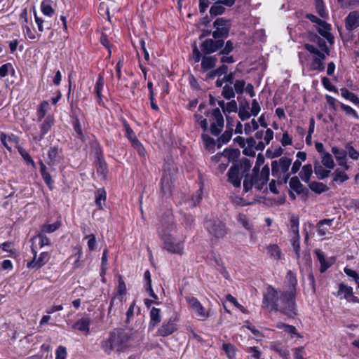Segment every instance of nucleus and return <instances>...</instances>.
Masks as SVG:
<instances>
[{
    "mask_svg": "<svg viewBox=\"0 0 359 359\" xmlns=\"http://www.w3.org/2000/svg\"><path fill=\"white\" fill-rule=\"evenodd\" d=\"M53 1L51 0H43L41 4L42 13L47 16H52L54 13V9L52 7Z\"/></svg>",
    "mask_w": 359,
    "mask_h": 359,
    "instance_id": "38",
    "label": "nucleus"
},
{
    "mask_svg": "<svg viewBox=\"0 0 359 359\" xmlns=\"http://www.w3.org/2000/svg\"><path fill=\"white\" fill-rule=\"evenodd\" d=\"M60 225H61V223L60 222H56L51 224H44L42 226L41 231L43 232L44 233H53V232L55 231L57 229H59Z\"/></svg>",
    "mask_w": 359,
    "mask_h": 359,
    "instance_id": "48",
    "label": "nucleus"
},
{
    "mask_svg": "<svg viewBox=\"0 0 359 359\" xmlns=\"http://www.w3.org/2000/svg\"><path fill=\"white\" fill-rule=\"evenodd\" d=\"M312 173L313 169L311 164H306L302 167L299 175L304 182L309 183Z\"/></svg>",
    "mask_w": 359,
    "mask_h": 359,
    "instance_id": "28",
    "label": "nucleus"
},
{
    "mask_svg": "<svg viewBox=\"0 0 359 359\" xmlns=\"http://www.w3.org/2000/svg\"><path fill=\"white\" fill-rule=\"evenodd\" d=\"M206 108V104L205 103H201L198 106V111L201 114H204L208 118V121L210 123V130L212 135L217 136L219 135L224 126V117L222 114V112L219 108L216 107L212 109L211 110H205L203 111V110Z\"/></svg>",
    "mask_w": 359,
    "mask_h": 359,
    "instance_id": "4",
    "label": "nucleus"
},
{
    "mask_svg": "<svg viewBox=\"0 0 359 359\" xmlns=\"http://www.w3.org/2000/svg\"><path fill=\"white\" fill-rule=\"evenodd\" d=\"M233 50V42L230 40L224 43V46L220 49L219 55H229Z\"/></svg>",
    "mask_w": 359,
    "mask_h": 359,
    "instance_id": "56",
    "label": "nucleus"
},
{
    "mask_svg": "<svg viewBox=\"0 0 359 359\" xmlns=\"http://www.w3.org/2000/svg\"><path fill=\"white\" fill-rule=\"evenodd\" d=\"M96 171L97 175L101 176L102 178L104 179L107 172V166L102 156H97V162L96 163Z\"/></svg>",
    "mask_w": 359,
    "mask_h": 359,
    "instance_id": "26",
    "label": "nucleus"
},
{
    "mask_svg": "<svg viewBox=\"0 0 359 359\" xmlns=\"http://www.w3.org/2000/svg\"><path fill=\"white\" fill-rule=\"evenodd\" d=\"M222 348L229 359H233L235 357L236 350L234 346L231 344H224Z\"/></svg>",
    "mask_w": 359,
    "mask_h": 359,
    "instance_id": "49",
    "label": "nucleus"
},
{
    "mask_svg": "<svg viewBox=\"0 0 359 359\" xmlns=\"http://www.w3.org/2000/svg\"><path fill=\"white\" fill-rule=\"evenodd\" d=\"M177 330V318L171 317L162 323L158 330L157 334L158 336L165 337L172 334Z\"/></svg>",
    "mask_w": 359,
    "mask_h": 359,
    "instance_id": "13",
    "label": "nucleus"
},
{
    "mask_svg": "<svg viewBox=\"0 0 359 359\" xmlns=\"http://www.w3.org/2000/svg\"><path fill=\"white\" fill-rule=\"evenodd\" d=\"M341 95L343 97H344L346 100H350L353 103L359 105V98L357 97L355 94H354L352 92H350L346 88H341Z\"/></svg>",
    "mask_w": 359,
    "mask_h": 359,
    "instance_id": "40",
    "label": "nucleus"
},
{
    "mask_svg": "<svg viewBox=\"0 0 359 359\" xmlns=\"http://www.w3.org/2000/svg\"><path fill=\"white\" fill-rule=\"evenodd\" d=\"M332 152L337 160L345 158L347 156V151L346 150L341 149L337 147H332Z\"/></svg>",
    "mask_w": 359,
    "mask_h": 359,
    "instance_id": "51",
    "label": "nucleus"
},
{
    "mask_svg": "<svg viewBox=\"0 0 359 359\" xmlns=\"http://www.w3.org/2000/svg\"><path fill=\"white\" fill-rule=\"evenodd\" d=\"M54 123V119L52 116L46 117L40 126V132L39 133H32L33 140L39 142L44 138L45 135L50 130Z\"/></svg>",
    "mask_w": 359,
    "mask_h": 359,
    "instance_id": "14",
    "label": "nucleus"
},
{
    "mask_svg": "<svg viewBox=\"0 0 359 359\" xmlns=\"http://www.w3.org/2000/svg\"><path fill=\"white\" fill-rule=\"evenodd\" d=\"M174 229L172 215L169 213L167 219L161 222L158 235L163 243L164 249L170 253L181 255L183 254L184 244L182 241L176 240L171 235V231Z\"/></svg>",
    "mask_w": 359,
    "mask_h": 359,
    "instance_id": "3",
    "label": "nucleus"
},
{
    "mask_svg": "<svg viewBox=\"0 0 359 359\" xmlns=\"http://www.w3.org/2000/svg\"><path fill=\"white\" fill-rule=\"evenodd\" d=\"M332 175L333 176L332 182L343 183L349 179L346 172L341 170L339 168L336 169Z\"/></svg>",
    "mask_w": 359,
    "mask_h": 359,
    "instance_id": "37",
    "label": "nucleus"
},
{
    "mask_svg": "<svg viewBox=\"0 0 359 359\" xmlns=\"http://www.w3.org/2000/svg\"><path fill=\"white\" fill-rule=\"evenodd\" d=\"M213 27L215 29L212 32L214 39H226L229 36L231 28V22L224 18H218L213 22Z\"/></svg>",
    "mask_w": 359,
    "mask_h": 359,
    "instance_id": "10",
    "label": "nucleus"
},
{
    "mask_svg": "<svg viewBox=\"0 0 359 359\" xmlns=\"http://www.w3.org/2000/svg\"><path fill=\"white\" fill-rule=\"evenodd\" d=\"M309 187L311 191L318 194L326 192L329 189L328 187L325 184L315 181L309 182Z\"/></svg>",
    "mask_w": 359,
    "mask_h": 359,
    "instance_id": "31",
    "label": "nucleus"
},
{
    "mask_svg": "<svg viewBox=\"0 0 359 359\" xmlns=\"http://www.w3.org/2000/svg\"><path fill=\"white\" fill-rule=\"evenodd\" d=\"M314 41H316L318 46L317 47L319 50L323 52L324 53L330 54V48L327 46V41L325 38H320L318 36H315Z\"/></svg>",
    "mask_w": 359,
    "mask_h": 359,
    "instance_id": "41",
    "label": "nucleus"
},
{
    "mask_svg": "<svg viewBox=\"0 0 359 359\" xmlns=\"http://www.w3.org/2000/svg\"><path fill=\"white\" fill-rule=\"evenodd\" d=\"M106 201V192L104 189H99L95 192V204L98 209L103 208Z\"/></svg>",
    "mask_w": 359,
    "mask_h": 359,
    "instance_id": "33",
    "label": "nucleus"
},
{
    "mask_svg": "<svg viewBox=\"0 0 359 359\" xmlns=\"http://www.w3.org/2000/svg\"><path fill=\"white\" fill-rule=\"evenodd\" d=\"M300 236H292L291 238L292 246L297 257L300 256Z\"/></svg>",
    "mask_w": 359,
    "mask_h": 359,
    "instance_id": "61",
    "label": "nucleus"
},
{
    "mask_svg": "<svg viewBox=\"0 0 359 359\" xmlns=\"http://www.w3.org/2000/svg\"><path fill=\"white\" fill-rule=\"evenodd\" d=\"M317 30L321 36L325 38L330 45L333 43L334 38L330 32L331 25L330 24L323 20L322 22L318 25Z\"/></svg>",
    "mask_w": 359,
    "mask_h": 359,
    "instance_id": "16",
    "label": "nucleus"
},
{
    "mask_svg": "<svg viewBox=\"0 0 359 359\" xmlns=\"http://www.w3.org/2000/svg\"><path fill=\"white\" fill-rule=\"evenodd\" d=\"M304 48L312 55L310 69L313 71L323 72L325 69L324 61L327 55L330 54L324 53L313 44L306 43Z\"/></svg>",
    "mask_w": 359,
    "mask_h": 359,
    "instance_id": "7",
    "label": "nucleus"
},
{
    "mask_svg": "<svg viewBox=\"0 0 359 359\" xmlns=\"http://www.w3.org/2000/svg\"><path fill=\"white\" fill-rule=\"evenodd\" d=\"M48 102L47 101H43L37 110L38 118L41 121L46 115Z\"/></svg>",
    "mask_w": 359,
    "mask_h": 359,
    "instance_id": "54",
    "label": "nucleus"
},
{
    "mask_svg": "<svg viewBox=\"0 0 359 359\" xmlns=\"http://www.w3.org/2000/svg\"><path fill=\"white\" fill-rule=\"evenodd\" d=\"M233 130L229 129L226 130L218 139H217V146L218 147H221L222 144H226L229 142L232 136Z\"/></svg>",
    "mask_w": 359,
    "mask_h": 359,
    "instance_id": "44",
    "label": "nucleus"
},
{
    "mask_svg": "<svg viewBox=\"0 0 359 359\" xmlns=\"http://www.w3.org/2000/svg\"><path fill=\"white\" fill-rule=\"evenodd\" d=\"M34 256L32 261L27 263V267L29 269H39L42 267L49 259V255L48 252H41L39 257L36 259V252L33 250Z\"/></svg>",
    "mask_w": 359,
    "mask_h": 359,
    "instance_id": "15",
    "label": "nucleus"
},
{
    "mask_svg": "<svg viewBox=\"0 0 359 359\" xmlns=\"http://www.w3.org/2000/svg\"><path fill=\"white\" fill-rule=\"evenodd\" d=\"M244 126V130L246 135L250 134L252 130H255L259 128L258 123L255 119H252L250 123H245Z\"/></svg>",
    "mask_w": 359,
    "mask_h": 359,
    "instance_id": "52",
    "label": "nucleus"
},
{
    "mask_svg": "<svg viewBox=\"0 0 359 359\" xmlns=\"http://www.w3.org/2000/svg\"><path fill=\"white\" fill-rule=\"evenodd\" d=\"M291 163L292 159L286 156L281 157L278 161H272V176L278 180H280L281 182L286 183L291 175L287 172Z\"/></svg>",
    "mask_w": 359,
    "mask_h": 359,
    "instance_id": "6",
    "label": "nucleus"
},
{
    "mask_svg": "<svg viewBox=\"0 0 359 359\" xmlns=\"http://www.w3.org/2000/svg\"><path fill=\"white\" fill-rule=\"evenodd\" d=\"M286 280L290 284V291H292L294 294L297 284V280L296 278L295 274L292 271H288L286 275Z\"/></svg>",
    "mask_w": 359,
    "mask_h": 359,
    "instance_id": "42",
    "label": "nucleus"
},
{
    "mask_svg": "<svg viewBox=\"0 0 359 359\" xmlns=\"http://www.w3.org/2000/svg\"><path fill=\"white\" fill-rule=\"evenodd\" d=\"M39 240V245L43 247L44 245H50V240L48 237L46 236V233L41 231L36 236Z\"/></svg>",
    "mask_w": 359,
    "mask_h": 359,
    "instance_id": "63",
    "label": "nucleus"
},
{
    "mask_svg": "<svg viewBox=\"0 0 359 359\" xmlns=\"http://www.w3.org/2000/svg\"><path fill=\"white\" fill-rule=\"evenodd\" d=\"M315 253L320 264V273H324L332 264V262L327 260L324 253L320 250H316Z\"/></svg>",
    "mask_w": 359,
    "mask_h": 359,
    "instance_id": "25",
    "label": "nucleus"
},
{
    "mask_svg": "<svg viewBox=\"0 0 359 359\" xmlns=\"http://www.w3.org/2000/svg\"><path fill=\"white\" fill-rule=\"evenodd\" d=\"M18 152L20 154V156L22 157L24 161L26 162V163L27 165H32V166L33 168H35V166H36L35 163L33 161L31 156L29 154V153L25 149L22 148L21 147H18Z\"/></svg>",
    "mask_w": 359,
    "mask_h": 359,
    "instance_id": "45",
    "label": "nucleus"
},
{
    "mask_svg": "<svg viewBox=\"0 0 359 359\" xmlns=\"http://www.w3.org/2000/svg\"><path fill=\"white\" fill-rule=\"evenodd\" d=\"M186 300L189 306L201 320H204L209 317V311L205 309L196 298L194 297H187Z\"/></svg>",
    "mask_w": 359,
    "mask_h": 359,
    "instance_id": "12",
    "label": "nucleus"
},
{
    "mask_svg": "<svg viewBox=\"0 0 359 359\" xmlns=\"http://www.w3.org/2000/svg\"><path fill=\"white\" fill-rule=\"evenodd\" d=\"M73 127H74V131L76 134V137L81 140L82 141H83L84 140V135L82 131L81 123L78 118H76L74 121Z\"/></svg>",
    "mask_w": 359,
    "mask_h": 359,
    "instance_id": "50",
    "label": "nucleus"
},
{
    "mask_svg": "<svg viewBox=\"0 0 359 359\" xmlns=\"http://www.w3.org/2000/svg\"><path fill=\"white\" fill-rule=\"evenodd\" d=\"M131 339L130 332L116 328L110 332L107 339L102 341L100 346L107 355H110L113 351L123 352L130 346Z\"/></svg>",
    "mask_w": 359,
    "mask_h": 359,
    "instance_id": "2",
    "label": "nucleus"
},
{
    "mask_svg": "<svg viewBox=\"0 0 359 359\" xmlns=\"http://www.w3.org/2000/svg\"><path fill=\"white\" fill-rule=\"evenodd\" d=\"M245 81L244 80H236L233 83V89L237 94H242L244 91Z\"/></svg>",
    "mask_w": 359,
    "mask_h": 359,
    "instance_id": "59",
    "label": "nucleus"
},
{
    "mask_svg": "<svg viewBox=\"0 0 359 359\" xmlns=\"http://www.w3.org/2000/svg\"><path fill=\"white\" fill-rule=\"evenodd\" d=\"M223 158H226L227 163L234 161L240 155V151L238 149H224L222 152Z\"/></svg>",
    "mask_w": 359,
    "mask_h": 359,
    "instance_id": "36",
    "label": "nucleus"
},
{
    "mask_svg": "<svg viewBox=\"0 0 359 359\" xmlns=\"http://www.w3.org/2000/svg\"><path fill=\"white\" fill-rule=\"evenodd\" d=\"M194 121L198 123L201 128L203 130L204 132H206L208 128V119L203 118L201 114H195L194 116Z\"/></svg>",
    "mask_w": 359,
    "mask_h": 359,
    "instance_id": "47",
    "label": "nucleus"
},
{
    "mask_svg": "<svg viewBox=\"0 0 359 359\" xmlns=\"http://www.w3.org/2000/svg\"><path fill=\"white\" fill-rule=\"evenodd\" d=\"M238 168V171L245 177V175L250 170L252 164L250 161L247 158H241L238 163L233 165Z\"/></svg>",
    "mask_w": 359,
    "mask_h": 359,
    "instance_id": "22",
    "label": "nucleus"
},
{
    "mask_svg": "<svg viewBox=\"0 0 359 359\" xmlns=\"http://www.w3.org/2000/svg\"><path fill=\"white\" fill-rule=\"evenodd\" d=\"M131 144H132V146L133 147V148L137 150V151L138 152V154L140 156H142V157L145 156L146 153H147L146 150H145L144 147H143V145L142 144V143L138 140L132 142Z\"/></svg>",
    "mask_w": 359,
    "mask_h": 359,
    "instance_id": "57",
    "label": "nucleus"
},
{
    "mask_svg": "<svg viewBox=\"0 0 359 359\" xmlns=\"http://www.w3.org/2000/svg\"><path fill=\"white\" fill-rule=\"evenodd\" d=\"M238 110V116L243 121L248 120L251 116L249 102L246 100H243L240 102Z\"/></svg>",
    "mask_w": 359,
    "mask_h": 359,
    "instance_id": "21",
    "label": "nucleus"
},
{
    "mask_svg": "<svg viewBox=\"0 0 359 359\" xmlns=\"http://www.w3.org/2000/svg\"><path fill=\"white\" fill-rule=\"evenodd\" d=\"M40 172L43 180L50 190L53 189V182L49 172L46 171V166L42 162H39Z\"/></svg>",
    "mask_w": 359,
    "mask_h": 359,
    "instance_id": "27",
    "label": "nucleus"
},
{
    "mask_svg": "<svg viewBox=\"0 0 359 359\" xmlns=\"http://www.w3.org/2000/svg\"><path fill=\"white\" fill-rule=\"evenodd\" d=\"M316 10L318 14L323 18H325L327 16V13H326L325 8L323 0H316Z\"/></svg>",
    "mask_w": 359,
    "mask_h": 359,
    "instance_id": "60",
    "label": "nucleus"
},
{
    "mask_svg": "<svg viewBox=\"0 0 359 359\" xmlns=\"http://www.w3.org/2000/svg\"><path fill=\"white\" fill-rule=\"evenodd\" d=\"M263 305L265 307L271 306V310L280 311L289 318H294L297 314L292 291H278L269 285L264 294Z\"/></svg>",
    "mask_w": 359,
    "mask_h": 359,
    "instance_id": "1",
    "label": "nucleus"
},
{
    "mask_svg": "<svg viewBox=\"0 0 359 359\" xmlns=\"http://www.w3.org/2000/svg\"><path fill=\"white\" fill-rule=\"evenodd\" d=\"M123 297H118V295L114 297L110 302V305L108 309V315L111 314L112 312L114 311V309H121V307L122 306L123 304Z\"/></svg>",
    "mask_w": 359,
    "mask_h": 359,
    "instance_id": "32",
    "label": "nucleus"
},
{
    "mask_svg": "<svg viewBox=\"0 0 359 359\" xmlns=\"http://www.w3.org/2000/svg\"><path fill=\"white\" fill-rule=\"evenodd\" d=\"M290 236L292 237V236H299V222L298 217L292 215L290 217Z\"/></svg>",
    "mask_w": 359,
    "mask_h": 359,
    "instance_id": "34",
    "label": "nucleus"
},
{
    "mask_svg": "<svg viewBox=\"0 0 359 359\" xmlns=\"http://www.w3.org/2000/svg\"><path fill=\"white\" fill-rule=\"evenodd\" d=\"M48 158L50 160V163L54 164L57 161V158L58 156V149L57 147H51L48 152Z\"/></svg>",
    "mask_w": 359,
    "mask_h": 359,
    "instance_id": "62",
    "label": "nucleus"
},
{
    "mask_svg": "<svg viewBox=\"0 0 359 359\" xmlns=\"http://www.w3.org/2000/svg\"><path fill=\"white\" fill-rule=\"evenodd\" d=\"M273 348L275 351L278 353L280 356L285 358L286 359H288L290 352L287 349L283 348L280 344H275L273 346Z\"/></svg>",
    "mask_w": 359,
    "mask_h": 359,
    "instance_id": "58",
    "label": "nucleus"
},
{
    "mask_svg": "<svg viewBox=\"0 0 359 359\" xmlns=\"http://www.w3.org/2000/svg\"><path fill=\"white\" fill-rule=\"evenodd\" d=\"M290 187L297 194L304 193V187L297 177H293L289 182Z\"/></svg>",
    "mask_w": 359,
    "mask_h": 359,
    "instance_id": "30",
    "label": "nucleus"
},
{
    "mask_svg": "<svg viewBox=\"0 0 359 359\" xmlns=\"http://www.w3.org/2000/svg\"><path fill=\"white\" fill-rule=\"evenodd\" d=\"M104 77L102 74H99L97 82L95 83L94 90L96 93L97 98L98 100L99 104L102 103V93L101 91L104 87Z\"/></svg>",
    "mask_w": 359,
    "mask_h": 359,
    "instance_id": "29",
    "label": "nucleus"
},
{
    "mask_svg": "<svg viewBox=\"0 0 359 359\" xmlns=\"http://www.w3.org/2000/svg\"><path fill=\"white\" fill-rule=\"evenodd\" d=\"M321 164L327 169L332 170L334 168L335 163L332 156L330 153H323V155L320 156Z\"/></svg>",
    "mask_w": 359,
    "mask_h": 359,
    "instance_id": "35",
    "label": "nucleus"
},
{
    "mask_svg": "<svg viewBox=\"0 0 359 359\" xmlns=\"http://www.w3.org/2000/svg\"><path fill=\"white\" fill-rule=\"evenodd\" d=\"M224 45L222 39H206L201 44V53L210 55L219 50Z\"/></svg>",
    "mask_w": 359,
    "mask_h": 359,
    "instance_id": "11",
    "label": "nucleus"
},
{
    "mask_svg": "<svg viewBox=\"0 0 359 359\" xmlns=\"http://www.w3.org/2000/svg\"><path fill=\"white\" fill-rule=\"evenodd\" d=\"M35 22L37 24L38 29L40 32H43L45 29H50L51 26L49 22L39 18L36 13H34Z\"/></svg>",
    "mask_w": 359,
    "mask_h": 359,
    "instance_id": "43",
    "label": "nucleus"
},
{
    "mask_svg": "<svg viewBox=\"0 0 359 359\" xmlns=\"http://www.w3.org/2000/svg\"><path fill=\"white\" fill-rule=\"evenodd\" d=\"M222 95L227 100L234 98L236 95V91L233 88L229 85H225L222 88Z\"/></svg>",
    "mask_w": 359,
    "mask_h": 359,
    "instance_id": "46",
    "label": "nucleus"
},
{
    "mask_svg": "<svg viewBox=\"0 0 359 359\" xmlns=\"http://www.w3.org/2000/svg\"><path fill=\"white\" fill-rule=\"evenodd\" d=\"M346 28L348 30H353L359 27V13L358 11L351 12L345 19Z\"/></svg>",
    "mask_w": 359,
    "mask_h": 359,
    "instance_id": "19",
    "label": "nucleus"
},
{
    "mask_svg": "<svg viewBox=\"0 0 359 359\" xmlns=\"http://www.w3.org/2000/svg\"><path fill=\"white\" fill-rule=\"evenodd\" d=\"M205 228L210 235L215 238H222L227 233L225 224L219 219H208L205 222Z\"/></svg>",
    "mask_w": 359,
    "mask_h": 359,
    "instance_id": "9",
    "label": "nucleus"
},
{
    "mask_svg": "<svg viewBox=\"0 0 359 359\" xmlns=\"http://www.w3.org/2000/svg\"><path fill=\"white\" fill-rule=\"evenodd\" d=\"M225 8L223 4L215 1L210 8V14L211 16H217L223 14L225 12Z\"/></svg>",
    "mask_w": 359,
    "mask_h": 359,
    "instance_id": "39",
    "label": "nucleus"
},
{
    "mask_svg": "<svg viewBox=\"0 0 359 359\" xmlns=\"http://www.w3.org/2000/svg\"><path fill=\"white\" fill-rule=\"evenodd\" d=\"M346 149L347 154L348 155V156L351 158H352L353 160L358 159L359 152L357 150H355L350 143H348L346 145Z\"/></svg>",
    "mask_w": 359,
    "mask_h": 359,
    "instance_id": "55",
    "label": "nucleus"
},
{
    "mask_svg": "<svg viewBox=\"0 0 359 359\" xmlns=\"http://www.w3.org/2000/svg\"><path fill=\"white\" fill-rule=\"evenodd\" d=\"M243 177L236 167L231 166L228 171V180L235 187H241Z\"/></svg>",
    "mask_w": 359,
    "mask_h": 359,
    "instance_id": "18",
    "label": "nucleus"
},
{
    "mask_svg": "<svg viewBox=\"0 0 359 359\" xmlns=\"http://www.w3.org/2000/svg\"><path fill=\"white\" fill-rule=\"evenodd\" d=\"M90 320L88 318H82L77 320L73 325L74 330H78L88 335L90 332Z\"/></svg>",
    "mask_w": 359,
    "mask_h": 359,
    "instance_id": "20",
    "label": "nucleus"
},
{
    "mask_svg": "<svg viewBox=\"0 0 359 359\" xmlns=\"http://www.w3.org/2000/svg\"><path fill=\"white\" fill-rule=\"evenodd\" d=\"M323 166L324 165L318 161H316L314 163V172L319 180H323L327 177L330 174L331 170L325 169Z\"/></svg>",
    "mask_w": 359,
    "mask_h": 359,
    "instance_id": "24",
    "label": "nucleus"
},
{
    "mask_svg": "<svg viewBox=\"0 0 359 359\" xmlns=\"http://www.w3.org/2000/svg\"><path fill=\"white\" fill-rule=\"evenodd\" d=\"M161 310L153 307L150 311V322L149 330H153L161 320Z\"/></svg>",
    "mask_w": 359,
    "mask_h": 359,
    "instance_id": "23",
    "label": "nucleus"
},
{
    "mask_svg": "<svg viewBox=\"0 0 359 359\" xmlns=\"http://www.w3.org/2000/svg\"><path fill=\"white\" fill-rule=\"evenodd\" d=\"M193 58L196 62L201 61V72L205 73L215 67L217 58L215 55L210 56L205 55L201 57V53L197 46L194 44L193 48Z\"/></svg>",
    "mask_w": 359,
    "mask_h": 359,
    "instance_id": "8",
    "label": "nucleus"
},
{
    "mask_svg": "<svg viewBox=\"0 0 359 359\" xmlns=\"http://www.w3.org/2000/svg\"><path fill=\"white\" fill-rule=\"evenodd\" d=\"M333 294L340 299H346L349 301V297L353 296V288L344 283H341L338 285V290Z\"/></svg>",
    "mask_w": 359,
    "mask_h": 359,
    "instance_id": "17",
    "label": "nucleus"
},
{
    "mask_svg": "<svg viewBox=\"0 0 359 359\" xmlns=\"http://www.w3.org/2000/svg\"><path fill=\"white\" fill-rule=\"evenodd\" d=\"M269 167L268 165H265L259 174H246L243 180L244 190L248 192L251 190L252 187H255L258 190H262L269 181Z\"/></svg>",
    "mask_w": 359,
    "mask_h": 359,
    "instance_id": "5",
    "label": "nucleus"
},
{
    "mask_svg": "<svg viewBox=\"0 0 359 359\" xmlns=\"http://www.w3.org/2000/svg\"><path fill=\"white\" fill-rule=\"evenodd\" d=\"M55 359H65L67 356V349L62 346H60L55 352Z\"/></svg>",
    "mask_w": 359,
    "mask_h": 359,
    "instance_id": "64",
    "label": "nucleus"
},
{
    "mask_svg": "<svg viewBox=\"0 0 359 359\" xmlns=\"http://www.w3.org/2000/svg\"><path fill=\"white\" fill-rule=\"evenodd\" d=\"M340 107L342 110H344L346 113V115L348 116H351L353 117H354L355 118H358L359 116L357 114V112L355 111V109H353L352 107H351L350 106L348 105H346L344 103H341L340 104Z\"/></svg>",
    "mask_w": 359,
    "mask_h": 359,
    "instance_id": "53",
    "label": "nucleus"
}]
</instances>
